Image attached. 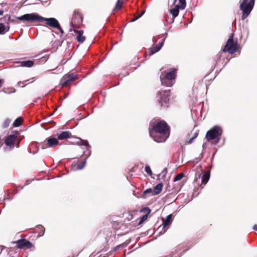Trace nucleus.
Instances as JSON below:
<instances>
[{"mask_svg":"<svg viewBox=\"0 0 257 257\" xmlns=\"http://www.w3.org/2000/svg\"><path fill=\"white\" fill-rule=\"evenodd\" d=\"M45 21L46 24L53 28H59V23L58 20L54 18H46L43 17L42 21Z\"/></svg>","mask_w":257,"mask_h":257,"instance_id":"f8f14e48","label":"nucleus"},{"mask_svg":"<svg viewBox=\"0 0 257 257\" xmlns=\"http://www.w3.org/2000/svg\"><path fill=\"white\" fill-rule=\"evenodd\" d=\"M82 22V17L79 13H74L70 23V32H72L74 28H78Z\"/></svg>","mask_w":257,"mask_h":257,"instance_id":"6e6552de","label":"nucleus"},{"mask_svg":"<svg viewBox=\"0 0 257 257\" xmlns=\"http://www.w3.org/2000/svg\"><path fill=\"white\" fill-rule=\"evenodd\" d=\"M86 162V159L85 160L81 162H80L77 167V169L78 170H81L85 166Z\"/></svg>","mask_w":257,"mask_h":257,"instance_id":"bb28decb","label":"nucleus"},{"mask_svg":"<svg viewBox=\"0 0 257 257\" xmlns=\"http://www.w3.org/2000/svg\"><path fill=\"white\" fill-rule=\"evenodd\" d=\"M149 134L155 142H164L169 136V126L165 121H160L149 128Z\"/></svg>","mask_w":257,"mask_h":257,"instance_id":"f257e3e1","label":"nucleus"},{"mask_svg":"<svg viewBox=\"0 0 257 257\" xmlns=\"http://www.w3.org/2000/svg\"><path fill=\"white\" fill-rule=\"evenodd\" d=\"M163 185L162 183L157 184L154 188L153 195L159 194L162 191Z\"/></svg>","mask_w":257,"mask_h":257,"instance_id":"412c9836","label":"nucleus"},{"mask_svg":"<svg viewBox=\"0 0 257 257\" xmlns=\"http://www.w3.org/2000/svg\"><path fill=\"white\" fill-rule=\"evenodd\" d=\"M183 177H184V174L183 173H179V174H177L175 176V177L174 178V181L175 182V181L180 180L181 179H182L183 178Z\"/></svg>","mask_w":257,"mask_h":257,"instance_id":"c756f323","label":"nucleus"},{"mask_svg":"<svg viewBox=\"0 0 257 257\" xmlns=\"http://www.w3.org/2000/svg\"><path fill=\"white\" fill-rule=\"evenodd\" d=\"M179 3L180 4V6L179 7L182 10L184 9L185 8L186 5V0H179Z\"/></svg>","mask_w":257,"mask_h":257,"instance_id":"7c9ffc66","label":"nucleus"},{"mask_svg":"<svg viewBox=\"0 0 257 257\" xmlns=\"http://www.w3.org/2000/svg\"><path fill=\"white\" fill-rule=\"evenodd\" d=\"M71 137V133L69 131L62 132L57 137L58 140H62Z\"/></svg>","mask_w":257,"mask_h":257,"instance_id":"4468645a","label":"nucleus"},{"mask_svg":"<svg viewBox=\"0 0 257 257\" xmlns=\"http://www.w3.org/2000/svg\"><path fill=\"white\" fill-rule=\"evenodd\" d=\"M30 181L29 180H27L26 182V185L27 184H29V182H30Z\"/></svg>","mask_w":257,"mask_h":257,"instance_id":"a18cd8bd","label":"nucleus"},{"mask_svg":"<svg viewBox=\"0 0 257 257\" xmlns=\"http://www.w3.org/2000/svg\"><path fill=\"white\" fill-rule=\"evenodd\" d=\"M19 135V133L17 132L15 134H11L9 135L5 140V144L10 147H14L16 139Z\"/></svg>","mask_w":257,"mask_h":257,"instance_id":"9b49d317","label":"nucleus"},{"mask_svg":"<svg viewBox=\"0 0 257 257\" xmlns=\"http://www.w3.org/2000/svg\"><path fill=\"white\" fill-rule=\"evenodd\" d=\"M179 6L176 5L175 7L170 10V13L172 14L174 18H175L178 16L179 12Z\"/></svg>","mask_w":257,"mask_h":257,"instance_id":"aec40b11","label":"nucleus"},{"mask_svg":"<svg viewBox=\"0 0 257 257\" xmlns=\"http://www.w3.org/2000/svg\"><path fill=\"white\" fill-rule=\"evenodd\" d=\"M22 117L17 118L13 122V125L15 127H18L20 126L22 124Z\"/></svg>","mask_w":257,"mask_h":257,"instance_id":"b1692460","label":"nucleus"},{"mask_svg":"<svg viewBox=\"0 0 257 257\" xmlns=\"http://www.w3.org/2000/svg\"><path fill=\"white\" fill-rule=\"evenodd\" d=\"M56 29L59 31V32L61 33V34H64V31L61 28L60 25H59V28H57Z\"/></svg>","mask_w":257,"mask_h":257,"instance_id":"e433bc0d","label":"nucleus"},{"mask_svg":"<svg viewBox=\"0 0 257 257\" xmlns=\"http://www.w3.org/2000/svg\"><path fill=\"white\" fill-rule=\"evenodd\" d=\"M254 5V0H242L239 5V9L242 11L241 19L242 20L246 18L251 10H252Z\"/></svg>","mask_w":257,"mask_h":257,"instance_id":"7ed1b4c3","label":"nucleus"},{"mask_svg":"<svg viewBox=\"0 0 257 257\" xmlns=\"http://www.w3.org/2000/svg\"><path fill=\"white\" fill-rule=\"evenodd\" d=\"M41 227L42 228V234L40 236H43L45 233V228L42 226Z\"/></svg>","mask_w":257,"mask_h":257,"instance_id":"a19ab883","label":"nucleus"},{"mask_svg":"<svg viewBox=\"0 0 257 257\" xmlns=\"http://www.w3.org/2000/svg\"><path fill=\"white\" fill-rule=\"evenodd\" d=\"M3 249V246H0V253H1V252H2Z\"/></svg>","mask_w":257,"mask_h":257,"instance_id":"c03bdc74","label":"nucleus"},{"mask_svg":"<svg viewBox=\"0 0 257 257\" xmlns=\"http://www.w3.org/2000/svg\"><path fill=\"white\" fill-rule=\"evenodd\" d=\"M190 137V139L185 141V144L186 145H189V144H191L192 143L193 141L194 140V139H193V138L191 137Z\"/></svg>","mask_w":257,"mask_h":257,"instance_id":"f704fd0d","label":"nucleus"},{"mask_svg":"<svg viewBox=\"0 0 257 257\" xmlns=\"http://www.w3.org/2000/svg\"><path fill=\"white\" fill-rule=\"evenodd\" d=\"M198 135V132L197 131H192L191 134L189 135V137H191L193 139H195L197 137Z\"/></svg>","mask_w":257,"mask_h":257,"instance_id":"c85d7f7f","label":"nucleus"},{"mask_svg":"<svg viewBox=\"0 0 257 257\" xmlns=\"http://www.w3.org/2000/svg\"><path fill=\"white\" fill-rule=\"evenodd\" d=\"M164 41H165V39H164L162 41V42L160 43L159 44V45L150 48V52L151 53V54H154L158 52L161 49L162 47L163 46Z\"/></svg>","mask_w":257,"mask_h":257,"instance_id":"dca6fc26","label":"nucleus"},{"mask_svg":"<svg viewBox=\"0 0 257 257\" xmlns=\"http://www.w3.org/2000/svg\"><path fill=\"white\" fill-rule=\"evenodd\" d=\"M59 144V141L57 138L49 137L47 138L42 143V147L43 149L47 148H55Z\"/></svg>","mask_w":257,"mask_h":257,"instance_id":"9d476101","label":"nucleus"},{"mask_svg":"<svg viewBox=\"0 0 257 257\" xmlns=\"http://www.w3.org/2000/svg\"><path fill=\"white\" fill-rule=\"evenodd\" d=\"M153 190L151 188H148L144 191L143 197L146 198L147 197V194H151V195H153Z\"/></svg>","mask_w":257,"mask_h":257,"instance_id":"a878e982","label":"nucleus"},{"mask_svg":"<svg viewBox=\"0 0 257 257\" xmlns=\"http://www.w3.org/2000/svg\"><path fill=\"white\" fill-rule=\"evenodd\" d=\"M172 222V214L168 215L166 219L164 221L163 223V228H165L168 226H169Z\"/></svg>","mask_w":257,"mask_h":257,"instance_id":"a211bd4d","label":"nucleus"},{"mask_svg":"<svg viewBox=\"0 0 257 257\" xmlns=\"http://www.w3.org/2000/svg\"><path fill=\"white\" fill-rule=\"evenodd\" d=\"M33 244L29 241L27 240L25 243V247L28 248H31L33 246Z\"/></svg>","mask_w":257,"mask_h":257,"instance_id":"72a5a7b5","label":"nucleus"},{"mask_svg":"<svg viewBox=\"0 0 257 257\" xmlns=\"http://www.w3.org/2000/svg\"><path fill=\"white\" fill-rule=\"evenodd\" d=\"M26 240L25 239H22V240H19L17 241L18 245L17 246L19 248H22L24 247H25V243L26 242Z\"/></svg>","mask_w":257,"mask_h":257,"instance_id":"5701e85b","label":"nucleus"},{"mask_svg":"<svg viewBox=\"0 0 257 257\" xmlns=\"http://www.w3.org/2000/svg\"><path fill=\"white\" fill-rule=\"evenodd\" d=\"M148 218V214L144 215L140 219L139 224L143 223L144 221H145Z\"/></svg>","mask_w":257,"mask_h":257,"instance_id":"473e14b6","label":"nucleus"},{"mask_svg":"<svg viewBox=\"0 0 257 257\" xmlns=\"http://www.w3.org/2000/svg\"><path fill=\"white\" fill-rule=\"evenodd\" d=\"M16 19L22 21L31 22H42L43 17L40 16L36 13L25 14L23 16L17 17Z\"/></svg>","mask_w":257,"mask_h":257,"instance_id":"423d86ee","label":"nucleus"},{"mask_svg":"<svg viewBox=\"0 0 257 257\" xmlns=\"http://www.w3.org/2000/svg\"><path fill=\"white\" fill-rule=\"evenodd\" d=\"M123 4V0H117V3L115 5V8L114 9V10H120L121 7Z\"/></svg>","mask_w":257,"mask_h":257,"instance_id":"393cba45","label":"nucleus"},{"mask_svg":"<svg viewBox=\"0 0 257 257\" xmlns=\"http://www.w3.org/2000/svg\"><path fill=\"white\" fill-rule=\"evenodd\" d=\"M237 50V43L234 42L233 34H231L227 41V43L223 49L224 52H228L229 54H232L236 52Z\"/></svg>","mask_w":257,"mask_h":257,"instance_id":"0eeeda50","label":"nucleus"},{"mask_svg":"<svg viewBox=\"0 0 257 257\" xmlns=\"http://www.w3.org/2000/svg\"><path fill=\"white\" fill-rule=\"evenodd\" d=\"M176 75V69H173L171 71L167 72L163 71L160 75V80L163 85L170 87L175 83Z\"/></svg>","mask_w":257,"mask_h":257,"instance_id":"f03ea898","label":"nucleus"},{"mask_svg":"<svg viewBox=\"0 0 257 257\" xmlns=\"http://www.w3.org/2000/svg\"><path fill=\"white\" fill-rule=\"evenodd\" d=\"M144 13H145V11H143L141 12V14L140 15V16H138V17H136V18H134V19H133V20H132V22H134V21H136L137 20H138L139 18H140V17H141L144 15Z\"/></svg>","mask_w":257,"mask_h":257,"instance_id":"c9c22d12","label":"nucleus"},{"mask_svg":"<svg viewBox=\"0 0 257 257\" xmlns=\"http://www.w3.org/2000/svg\"><path fill=\"white\" fill-rule=\"evenodd\" d=\"M4 13V11L3 10H0V16L3 15Z\"/></svg>","mask_w":257,"mask_h":257,"instance_id":"37998d69","label":"nucleus"},{"mask_svg":"<svg viewBox=\"0 0 257 257\" xmlns=\"http://www.w3.org/2000/svg\"><path fill=\"white\" fill-rule=\"evenodd\" d=\"M222 133V131L220 127L215 126L207 132L206 138L208 141L217 139V143H218L220 140Z\"/></svg>","mask_w":257,"mask_h":257,"instance_id":"39448f33","label":"nucleus"},{"mask_svg":"<svg viewBox=\"0 0 257 257\" xmlns=\"http://www.w3.org/2000/svg\"><path fill=\"white\" fill-rule=\"evenodd\" d=\"M145 171L149 175L152 176V172L151 169L149 165H146L145 167Z\"/></svg>","mask_w":257,"mask_h":257,"instance_id":"2f4dec72","label":"nucleus"},{"mask_svg":"<svg viewBox=\"0 0 257 257\" xmlns=\"http://www.w3.org/2000/svg\"><path fill=\"white\" fill-rule=\"evenodd\" d=\"M22 83L21 81H20L18 84H19L20 83Z\"/></svg>","mask_w":257,"mask_h":257,"instance_id":"09e8293b","label":"nucleus"},{"mask_svg":"<svg viewBox=\"0 0 257 257\" xmlns=\"http://www.w3.org/2000/svg\"><path fill=\"white\" fill-rule=\"evenodd\" d=\"M170 90L159 91L157 94V100L159 105L163 107L168 106L169 103Z\"/></svg>","mask_w":257,"mask_h":257,"instance_id":"20e7f679","label":"nucleus"},{"mask_svg":"<svg viewBox=\"0 0 257 257\" xmlns=\"http://www.w3.org/2000/svg\"><path fill=\"white\" fill-rule=\"evenodd\" d=\"M167 172V169L166 168H164L163 171H162V173L164 174V175H165L166 173Z\"/></svg>","mask_w":257,"mask_h":257,"instance_id":"ea45409f","label":"nucleus"},{"mask_svg":"<svg viewBox=\"0 0 257 257\" xmlns=\"http://www.w3.org/2000/svg\"><path fill=\"white\" fill-rule=\"evenodd\" d=\"M176 0H174V2H176Z\"/></svg>","mask_w":257,"mask_h":257,"instance_id":"3c124183","label":"nucleus"},{"mask_svg":"<svg viewBox=\"0 0 257 257\" xmlns=\"http://www.w3.org/2000/svg\"><path fill=\"white\" fill-rule=\"evenodd\" d=\"M11 119H10L9 118L6 119L3 123V127L4 128L8 127L9 126V125L11 123Z\"/></svg>","mask_w":257,"mask_h":257,"instance_id":"cd10ccee","label":"nucleus"},{"mask_svg":"<svg viewBox=\"0 0 257 257\" xmlns=\"http://www.w3.org/2000/svg\"><path fill=\"white\" fill-rule=\"evenodd\" d=\"M22 67H31L34 65V61L31 60H26L19 62Z\"/></svg>","mask_w":257,"mask_h":257,"instance_id":"6ab92c4d","label":"nucleus"},{"mask_svg":"<svg viewBox=\"0 0 257 257\" xmlns=\"http://www.w3.org/2000/svg\"><path fill=\"white\" fill-rule=\"evenodd\" d=\"M51 32H52V35L54 36V34H53V33H54V31H53V30H52Z\"/></svg>","mask_w":257,"mask_h":257,"instance_id":"49530a36","label":"nucleus"},{"mask_svg":"<svg viewBox=\"0 0 257 257\" xmlns=\"http://www.w3.org/2000/svg\"><path fill=\"white\" fill-rule=\"evenodd\" d=\"M77 79V75L71 73L68 74L64 76L60 81V84L62 87H66L69 84Z\"/></svg>","mask_w":257,"mask_h":257,"instance_id":"1a4fd4ad","label":"nucleus"},{"mask_svg":"<svg viewBox=\"0 0 257 257\" xmlns=\"http://www.w3.org/2000/svg\"><path fill=\"white\" fill-rule=\"evenodd\" d=\"M147 209H148V210H149V212H148V213H149L150 212V210L148 208H147Z\"/></svg>","mask_w":257,"mask_h":257,"instance_id":"de8ad7c7","label":"nucleus"},{"mask_svg":"<svg viewBox=\"0 0 257 257\" xmlns=\"http://www.w3.org/2000/svg\"><path fill=\"white\" fill-rule=\"evenodd\" d=\"M199 177H201L202 184L205 185L208 181L210 178V171H206L202 174H200Z\"/></svg>","mask_w":257,"mask_h":257,"instance_id":"ddd939ff","label":"nucleus"},{"mask_svg":"<svg viewBox=\"0 0 257 257\" xmlns=\"http://www.w3.org/2000/svg\"><path fill=\"white\" fill-rule=\"evenodd\" d=\"M10 20H11V18H10V17H9V21H10Z\"/></svg>","mask_w":257,"mask_h":257,"instance_id":"8fccbe9b","label":"nucleus"},{"mask_svg":"<svg viewBox=\"0 0 257 257\" xmlns=\"http://www.w3.org/2000/svg\"><path fill=\"white\" fill-rule=\"evenodd\" d=\"M253 230H257V224H255V225L253 226Z\"/></svg>","mask_w":257,"mask_h":257,"instance_id":"79ce46f5","label":"nucleus"},{"mask_svg":"<svg viewBox=\"0 0 257 257\" xmlns=\"http://www.w3.org/2000/svg\"><path fill=\"white\" fill-rule=\"evenodd\" d=\"M4 83V80L0 79V88H1L3 86Z\"/></svg>","mask_w":257,"mask_h":257,"instance_id":"4c0bfd02","label":"nucleus"},{"mask_svg":"<svg viewBox=\"0 0 257 257\" xmlns=\"http://www.w3.org/2000/svg\"><path fill=\"white\" fill-rule=\"evenodd\" d=\"M75 33H77V35L76 36V39L78 42L80 43H83L85 40V37L83 35V31H76L74 29L73 30Z\"/></svg>","mask_w":257,"mask_h":257,"instance_id":"2eb2a0df","label":"nucleus"},{"mask_svg":"<svg viewBox=\"0 0 257 257\" xmlns=\"http://www.w3.org/2000/svg\"><path fill=\"white\" fill-rule=\"evenodd\" d=\"M76 139L78 140L76 142V144L79 146H85L86 147L87 149L89 150V148H90L91 147L89 145L88 142L86 140H83L78 138H76Z\"/></svg>","mask_w":257,"mask_h":257,"instance_id":"f3484780","label":"nucleus"},{"mask_svg":"<svg viewBox=\"0 0 257 257\" xmlns=\"http://www.w3.org/2000/svg\"><path fill=\"white\" fill-rule=\"evenodd\" d=\"M10 30V27H6L4 24L0 23V35H4L8 32Z\"/></svg>","mask_w":257,"mask_h":257,"instance_id":"4be33fe9","label":"nucleus"},{"mask_svg":"<svg viewBox=\"0 0 257 257\" xmlns=\"http://www.w3.org/2000/svg\"><path fill=\"white\" fill-rule=\"evenodd\" d=\"M88 151V153H87V157H86V159L90 156V154H91V152L90 151V148H89V150H87Z\"/></svg>","mask_w":257,"mask_h":257,"instance_id":"58836bf2","label":"nucleus"}]
</instances>
